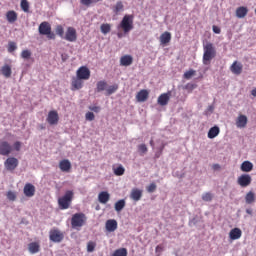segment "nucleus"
<instances>
[{"instance_id": "f257e3e1", "label": "nucleus", "mask_w": 256, "mask_h": 256, "mask_svg": "<svg viewBox=\"0 0 256 256\" xmlns=\"http://www.w3.org/2000/svg\"><path fill=\"white\" fill-rule=\"evenodd\" d=\"M203 65H211V61L217 57V49L215 48V45L211 42H206L203 44Z\"/></svg>"}, {"instance_id": "f03ea898", "label": "nucleus", "mask_w": 256, "mask_h": 256, "mask_svg": "<svg viewBox=\"0 0 256 256\" xmlns=\"http://www.w3.org/2000/svg\"><path fill=\"white\" fill-rule=\"evenodd\" d=\"M87 223V216L84 213H75L71 218L72 229H77L78 231Z\"/></svg>"}, {"instance_id": "7ed1b4c3", "label": "nucleus", "mask_w": 256, "mask_h": 256, "mask_svg": "<svg viewBox=\"0 0 256 256\" xmlns=\"http://www.w3.org/2000/svg\"><path fill=\"white\" fill-rule=\"evenodd\" d=\"M74 193L71 190H67L65 194L58 199V205L60 209L65 210L71 207L73 201Z\"/></svg>"}, {"instance_id": "20e7f679", "label": "nucleus", "mask_w": 256, "mask_h": 256, "mask_svg": "<svg viewBox=\"0 0 256 256\" xmlns=\"http://www.w3.org/2000/svg\"><path fill=\"white\" fill-rule=\"evenodd\" d=\"M38 31L40 35H46L47 39H55V33L51 31V24L47 21H44L39 25Z\"/></svg>"}, {"instance_id": "39448f33", "label": "nucleus", "mask_w": 256, "mask_h": 256, "mask_svg": "<svg viewBox=\"0 0 256 256\" xmlns=\"http://www.w3.org/2000/svg\"><path fill=\"white\" fill-rule=\"evenodd\" d=\"M120 28L124 33H129L133 29V17L131 15H125L120 23Z\"/></svg>"}, {"instance_id": "423d86ee", "label": "nucleus", "mask_w": 256, "mask_h": 256, "mask_svg": "<svg viewBox=\"0 0 256 256\" xmlns=\"http://www.w3.org/2000/svg\"><path fill=\"white\" fill-rule=\"evenodd\" d=\"M13 153V146L8 141L1 140L0 141V155H3L4 157H8V155H11Z\"/></svg>"}, {"instance_id": "0eeeda50", "label": "nucleus", "mask_w": 256, "mask_h": 256, "mask_svg": "<svg viewBox=\"0 0 256 256\" xmlns=\"http://www.w3.org/2000/svg\"><path fill=\"white\" fill-rule=\"evenodd\" d=\"M6 171H15L19 167V160L15 157H8L4 162Z\"/></svg>"}, {"instance_id": "6e6552de", "label": "nucleus", "mask_w": 256, "mask_h": 256, "mask_svg": "<svg viewBox=\"0 0 256 256\" xmlns=\"http://www.w3.org/2000/svg\"><path fill=\"white\" fill-rule=\"evenodd\" d=\"M64 237L63 232H61L59 229L50 230L49 238L50 241H53V243H61Z\"/></svg>"}, {"instance_id": "1a4fd4ad", "label": "nucleus", "mask_w": 256, "mask_h": 256, "mask_svg": "<svg viewBox=\"0 0 256 256\" xmlns=\"http://www.w3.org/2000/svg\"><path fill=\"white\" fill-rule=\"evenodd\" d=\"M63 39L70 43H75L77 41V30L74 27H68Z\"/></svg>"}, {"instance_id": "9d476101", "label": "nucleus", "mask_w": 256, "mask_h": 256, "mask_svg": "<svg viewBox=\"0 0 256 256\" xmlns=\"http://www.w3.org/2000/svg\"><path fill=\"white\" fill-rule=\"evenodd\" d=\"M76 77L83 81H87L91 77V70H89L87 66H82L77 70Z\"/></svg>"}, {"instance_id": "9b49d317", "label": "nucleus", "mask_w": 256, "mask_h": 256, "mask_svg": "<svg viewBox=\"0 0 256 256\" xmlns=\"http://www.w3.org/2000/svg\"><path fill=\"white\" fill-rule=\"evenodd\" d=\"M253 181V179L251 178V175L249 174H242L238 177L237 179V184L240 187H249V185H251V182Z\"/></svg>"}, {"instance_id": "f8f14e48", "label": "nucleus", "mask_w": 256, "mask_h": 256, "mask_svg": "<svg viewBox=\"0 0 256 256\" xmlns=\"http://www.w3.org/2000/svg\"><path fill=\"white\" fill-rule=\"evenodd\" d=\"M171 100V91H168L166 93H162L158 99L157 103L161 107H165L166 105H169V101Z\"/></svg>"}, {"instance_id": "ddd939ff", "label": "nucleus", "mask_w": 256, "mask_h": 256, "mask_svg": "<svg viewBox=\"0 0 256 256\" xmlns=\"http://www.w3.org/2000/svg\"><path fill=\"white\" fill-rule=\"evenodd\" d=\"M49 125H57L59 123V113L56 110H51L46 118Z\"/></svg>"}, {"instance_id": "4468645a", "label": "nucleus", "mask_w": 256, "mask_h": 256, "mask_svg": "<svg viewBox=\"0 0 256 256\" xmlns=\"http://www.w3.org/2000/svg\"><path fill=\"white\" fill-rule=\"evenodd\" d=\"M230 71L233 75H241L243 73V64L239 61H234L230 66Z\"/></svg>"}, {"instance_id": "2eb2a0df", "label": "nucleus", "mask_w": 256, "mask_h": 256, "mask_svg": "<svg viewBox=\"0 0 256 256\" xmlns=\"http://www.w3.org/2000/svg\"><path fill=\"white\" fill-rule=\"evenodd\" d=\"M148 99L149 91L146 89H142L136 94V101H138V103H145Z\"/></svg>"}, {"instance_id": "dca6fc26", "label": "nucleus", "mask_w": 256, "mask_h": 256, "mask_svg": "<svg viewBox=\"0 0 256 256\" xmlns=\"http://www.w3.org/2000/svg\"><path fill=\"white\" fill-rule=\"evenodd\" d=\"M59 169L62 173H70L71 171V161L68 159L61 160L59 162Z\"/></svg>"}, {"instance_id": "f3484780", "label": "nucleus", "mask_w": 256, "mask_h": 256, "mask_svg": "<svg viewBox=\"0 0 256 256\" xmlns=\"http://www.w3.org/2000/svg\"><path fill=\"white\" fill-rule=\"evenodd\" d=\"M23 192L25 197H33L35 195V186L31 183H26Z\"/></svg>"}, {"instance_id": "a211bd4d", "label": "nucleus", "mask_w": 256, "mask_h": 256, "mask_svg": "<svg viewBox=\"0 0 256 256\" xmlns=\"http://www.w3.org/2000/svg\"><path fill=\"white\" fill-rule=\"evenodd\" d=\"M105 227H106V231H108L109 233H113V231H117V227H118L117 220L115 219L107 220Z\"/></svg>"}, {"instance_id": "6ab92c4d", "label": "nucleus", "mask_w": 256, "mask_h": 256, "mask_svg": "<svg viewBox=\"0 0 256 256\" xmlns=\"http://www.w3.org/2000/svg\"><path fill=\"white\" fill-rule=\"evenodd\" d=\"M143 197V190H140L139 188L132 189L130 193V198L132 201H141V198Z\"/></svg>"}, {"instance_id": "aec40b11", "label": "nucleus", "mask_w": 256, "mask_h": 256, "mask_svg": "<svg viewBox=\"0 0 256 256\" xmlns=\"http://www.w3.org/2000/svg\"><path fill=\"white\" fill-rule=\"evenodd\" d=\"M72 91H79V89H83V79L79 77L72 78Z\"/></svg>"}, {"instance_id": "412c9836", "label": "nucleus", "mask_w": 256, "mask_h": 256, "mask_svg": "<svg viewBox=\"0 0 256 256\" xmlns=\"http://www.w3.org/2000/svg\"><path fill=\"white\" fill-rule=\"evenodd\" d=\"M247 13H249V9L245 6H240L236 9V17L238 19H245Z\"/></svg>"}, {"instance_id": "4be33fe9", "label": "nucleus", "mask_w": 256, "mask_h": 256, "mask_svg": "<svg viewBox=\"0 0 256 256\" xmlns=\"http://www.w3.org/2000/svg\"><path fill=\"white\" fill-rule=\"evenodd\" d=\"M120 65L122 67H129V65H133V56L124 55L120 58Z\"/></svg>"}, {"instance_id": "5701e85b", "label": "nucleus", "mask_w": 256, "mask_h": 256, "mask_svg": "<svg viewBox=\"0 0 256 256\" xmlns=\"http://www.w3.org/2000/svg\"><path fill=\"white\" fill-rule=\"evenodd\" d=\"M241 235H243V232L239 228H234L229 233V238L232 241H237V239H241Z\"/></svg>"}, {"instance_id": "b1692460", "label": "nucleus", "mask_w": 256, "mask_h": 256, "mask_svg": "<svg viewBox=\"0 0 256 256\" xmlns=\"http://www.w3.org/2000/svg\"><path fill=\"white\" fill-rule=\"evenodd\" d=\"M236 126L239 129H243V128L247 127V116H245L243 114L239 115L236 120Z\"/></svg>"}, {"instance_id": "393cba45", "label": "nucleus", "mask_w": 256, "mask_h": 256, "mask_svg": "<svg viewBox=\"0 0 256 256\" xmlns=\"http://www.w3.org/2000/svg\"><path fill=\"white\" fill-rule=\"evenodd\" d=\"M109 199H111V195H109V192L103 191V192H100L98 195V201H99V203H102L103 205L108 203Z\"/></svg>"}, {"instance_id": "a878e982", "label": "nucleus", "mask_w": 256, "mask_h": 256, "mask_svg": "<svg viewBox=\"0 0 256 256\" xmlns=\"http://www.w3.org/2000/svg\"><path fill=\"white\" fill-rule=\"evenodd\" d=\"M160 43L161 45H167L171 43V32H164L160 35Z\"/></svg>"}, {"instance_id": "bb28decb", "label": "nucleus", "mask_w": 256, "mask_h": 256, "mask_svg": "<svg viewBox=\"0 0 256 256\" xmlns=\"http://www.w3.org/2000/svg\"><path fill=\"white\" fill-rule=\"evenodd\" d=\"M241 171L243 173H250V171H253V163L250 161H244L240 166Z\"/></svg>"}, {"instance_id": "cd10ccee", "label": "nucleus", "mask_w": 256, "mask_h": 256, "mask_svg": "<svg viewBox=\"0 0 256 256\" xmlns=\"http://www.w3.org/2000/svg\"><path fill=\"white\" fill-rule=\"evenodd\" d=\"M41 249V246L39 245V243L37 242H31L29 245H28V251L32 254V255H35V253H39Z\"/></svg>"}, {"instance_id": "c85d7f7f", "label": "nucleus", "mask_w": 256, "mask_h": 256, "mask_svg": "<svg viewBox=\"0 0 256 256\" xmlns=\"http://www.w3.org/2000/svg\"><path fill=\"white\" fill-rule=\"evenodd\" d=\"M13 71L11 70V66H9V64H5L4 66H2L1 68V74L6 78L9 79V77H11Z\"/></svg>"}, {"instance_id": "c756f323", "label": "nucleus", "mask_w": 256, "mask_h": 256, "mask_svg": "<svg viewBox=\"0 0 256 256\" xmlns=\"http://www.w3.org/2000/svg\"><path fill=\"white\" fill-rule=\"evenodd\" d=\"M219 133H221V130L219 129V127L213 126L208 131V139H215V137H217V135H219Z\"/></svg>"}, {"instance_id": "7c9ffc66", "label": "nucleus", "mask_w": 256, "mask_h": 256, "mask_svg": "<svg viewBox=\"0 0 256 256\" xmlns=\"http://www.w3.org/2000/svg\"><path fill=\"white\" fill-rule=\"evenodd\" d=\"M6 19L8 23H15L17 21V12L10 10L6 13Z\"/></svg>"}, {"instance_id": "2f4dec72", "label": "nucleus", "mask_w": 256, "mask_h": 256, "mask_svg": "<svg viewBox=\"0 0 256 256\" xmlns=\"http://www.w3.org/2000/svg\"><path fill=\"white\" fill-rule=\"evenodd\" d=\"M107 91V82L105 80L98 81L96 84V93Z\"/></svg>"}, {"instance_id": "473e14b6", "label": "nucleus", "mask_w": 256, "mask_h": 256, "mask_svg": "<svg viewBox=\"0 0 256 256\" xmlns=\"http://www.w3.org/2000/svg\"><path fill=\"white\" fill-rule=\"evenodd\" d=\"M245 201L247 205H251L252 203H255V193L253 192H248L245 196Z\"/></svg>"}, {"instance_id": "72a5a7b5", "label": "nucleus", "mask_w": 256, "mask_h": 256, "mask_svg": "<svg viewBox=\"0 0 256 256\" xmlns=\"http://www.w3.org/2000/svg\"><path fill=\"white\" fill-rule=\"evenodd\" d=\"M123 9H124L123 2L118 1L116 5L113 7V12L115 13V15H119V13L123 11Z\"/></svg>"}, {"instance_id": "f704fd0d", "label": "nucleus", "mask_w": 256, "mask_h": 256, "mask_svg": "<svg viewBox=\"0 0 256 256\" xmlns=\"http://www.w3.org/2000/svg\"><path fill=\"white\" fill-rule=\"evenodd\" d=\"M115 211L119 213V211H123L125 209V200L121 199L115 203Z\"/></svg>"}, {"instance_id": "c9c22d12", "label": "nucleus", "mask_w": 256, "mask_h": 256, "mask_svg": "<svg viewBox=\"0 0 256 256\" xmlns=\"http://www.w3.org/2000/svg\"><path fill=\"white\" fill-rule=\"evenodd\" d=\"M114 171V175H116L117 177H121L122 175H125V168L120 165L116 168H113Z\"/></svg>"}, {"instance_id": "e433bc0d", "label": "nucleus", "mask_w": 256, "mask_h": 256, "mask_svg": "<svg viewBox=\"0 0 256 256\" xmlns=\"http://www.w3.org/2000/svg\"><path fill=\"white\" fill-rule=\"evenodd\" d=\"M100 31L103 33V35H107V33H111V24H102L100 26Z\"/></svg>"}, {"instance_id": "4c0bfd02", "label": "nucleus", "mask_w": 256, "mask_h": 256, "mask_svg": "<svg viewBox=\"0 0 256 256\" xmlns=\"http://www.w3.org/2000/svg\"><path fill=\"white\" fill-rule=\"evenodd\" d=\"M112 256H127L126 248H120L114 251Z\"/></svg>"}, {"instance_id": "58836bf2", "label": "nucleus", "mask_w": 256, "mask_h": 256, "mask_svg": "<svg viewBox=\"0 0 256 256\" xmlns=\"http://www.w3.org/2000/svg\"><path fill=\"white\" fill-rule=\"evenodd\" d=\"M20 7L24 13H29V2L27 0H22Z\"/></svg>"}, {"instance_id": "ea45409f", "label": "nucleus", "mask_w": 256, "mask_h": 256, "mask_svg": "<svg viewBox=\"0 0 256 256\" xmlns=\"http://www.w3.org/2000/svg\"><path fill=\"white\" fill-rule=\"evenodd\" d=\"M56 35H59L62 39L65 37V29L61 25L56 26Z\"/></svg>"}, {"instance_id": "a19ab883", "label": "nucleus", "mask_w": 256, "mask_h": 256, "mask_svg": "<svg viewBox=\"0 0 256 256\" xmlns=\"http://www.w3.org/2000/svg\"><path fill=\"white\" fill-rule=\"evenodd\" d=\"M117 89H119V86L117 84L109 86L106 89V95H113V93H115V91H117Z\"/></svg>"}, {"instance_id": "79ce46f5", "label": "nucleus", "mask_w": 256, "mask_h": 256, "mask_svg": "<svg viewBox=\"0 0 256 256\" xmlns=\"http://www.w3.org/2000/svg\"><path fill=\"white\" fill-rule=\"evenodd\" d=\"M95 247H97V243H95L93 241H89L87 244L88 253H93L95 251Z\"/></svg>"}, {"instance_id": "37998d69", "label": "nucleus", "mask_w": 256, "mask_h": 256, "mask_svg": "<svg viewBox=\"0 0 256 256\" xmlns=\"http://www.w3.org/2000/svg\"><path fill=\"white\" fill-rule=\"evenodd\" d=\"M197 72L193 69H190L188 71H186L183 75L184 79H191V77L195 76Z\"/></svg>"}, {"instance_id": "c03bdc74", "label": "nucleus", "mask_w": 256, "mask_h": 256, "mask_svg": "<svg viewBox=\"0 0 256 256\" xmlns=\"http://www.w3.org/2000/svg\"><path fill=\"white\" fill-rule=\"evenodd\" d=\"M138 151H139L140 155H145V153H147V151H148L147 145L140 144L138 146Z\"/></svg>"}, {"instance_id": "a18cd8bd", "label": "nucleus", "mask_w": 256, "mask_h": 256, "mask_svg": "<svg viewBox=\"0 0 256 256\" xmlns=\"http://www.w3.org/2000/svg\"><path fill=\"white\" fill-rule=\"evenodd\" d=\"M6 197L9 201H15V199H17V194L13 191H8Z\"/></svg>"}, {"instance_id": "49530a36", "label": "nucleus", "mask_w": 256, "mask_h": 256, "mask_svg": "<svg viewBox=\"0 0 256 256\" xmlns=\"http://www.w3.org/2000/svg\"><path fill=\"white\" fill-rule=\"evenodd\" d=\"M202 199L206 202L213 201V194L206 192L202 195Z\"/></svg>"}, {"instance_id": "de8ad7c7", "label": "nucleus", "mask_w": 256, "mask_h": 256, "mask_svg": "<svg viewBox=\"0 0 256 256\" xmlns=\"http://www.w3.org/2000/svg\"><path fill=\"white\" fill-rule=\"evenodd\" d=\"M22 59H31V50H23L21 52Z\"/></svg>"}, {"instance_id": "09e8293b", "label": "nucleus", "mask_w": 256, "mask_h": 256, "mask_svg": "<svg viewBox=\"0 0 256 256\" xmlns=\"http://www.w3.org/2000/svg\"><path fill=\"white\" fill-rule=\"evenodd\" d=\"M17 50V44L15 42L8 43V52L13 53V51Z\"/></svg>"}, {"instance_id": "8fccbe9b", "label": "nucleus", "mask_w": 256, "mask_h": 256, "mask_svg": "<svg viewBox=\"0 0 256 256\" xmlns=\"http://www.w3.org/2000/svg\"><path fill=\"white\" fill-rule=\"evenodd\" d=\"M86 121H95V114L93 112H87L85 114Z\"/></svg>"}, {"instance_id": "3c124183", "label": "nucleus", "mask_w": 256, "mask_h": 256, "mask_svg": "<svg viewBox=\"0 0 256 256\" xmlns=\"http://www.w3.org/2000/svg\"><path fill=\"white\" fill-rule=\"evenodd\" d=\"M157 190V184L151 183L149 186H147L148 193H155Z\"/></svg>"}, {"instance_id": "603ef678", "label": "nucleus", "mask_w": 256, "mask_h": 256, "mask_svg": "<svg viewBox=\"0 0 256 256\" xmlns=\"http://www.w3.org/2000/svg\"><path fill=\"white\" fill-rule=\"evenodd\" d=\"M80 3L85 7H90L91 5H93V0H80Z\"/></svg>"}, {"instance_id": "864d4df0", "label": "nucleus", "mask_w": 256, "mask_h": 256, "mask_svg": "<svg viewBox=\"0 0 256 256\" xmlns=\"http://www.w3.org/2000/svg\"><path fill=\"white\" fill-rule=\"evenodd\" d=\"M21 142L20 141H16L14 144H13V148L14 151H21Z\"/></svg>"}, {"instance_id": "5fc2aeb1", "label": "nucleus", "mask_w": 256, "mask_h": 256, "mask_svg": "<svg viewBox=\"0 0 256 256\" xmlns=\"http://www.w3.org/2000/svg\"><path fill=\"white\" fill-rule=\"evenodd\" d=\"M88 109L90 111H93L94 113H99L101 111V108L99 106H89Z\"/></svg>"}, {"instance_id": "6e6d98bb", "label": "nucleus", "mask_w": 256, "mask_h": 256, "mask_svg": "<svg viewBox=\"0 0 256 256\" xmlns=\"http://www.w3.org/2000/svg\"><path fill=\"white\" fill-rule=\"evenodd\" d=\"M213 33H216V35H219L221 33V28H219L218 26L214 25L212 27Z\"/></svg>"}, {"instance_id": "4d7b16f0", "label": "nucleus", "mask_w": 256, "mask_h": 256, "mask_svg": "<svg viewBox=\"0 0 256 256\" xmlns=\"http://www.w3.org/2000/svg\"><path fill=\"white\" fill-rule=\"evenodd\" d=\"M155 251H156V253H161L163 251V246L162 245L156 246Z\"/></svg>"}, {"instance_id": "13d9d810", "label": "nucleus", "mask_w": 256, "mask_h": 256, "mask_svg": "<svg viewBox=\"0 0 256 256\" xmlns=\"http://www.w3.org/2000/svg\"><path fill=\"white\" fill-rule=\"evenodd\" d=\"M212 168L214 169V171H219V169H221V165H219V164H214V165L212 166Z\"/></svg>"}, {"instance_id": "bf43d9fd", "label": "nucleus", "mask_w": 256, "mask_h": 256, "mask_svg": "<svg viewBox=\"0 0 256 256\" xmlns=\"http://www.w3.org/2000/svg\"><path fill=\"white\" fill-rule=\"evenodd\" d=\"M185 89H195V85H193V84H187V85L185 86Z\"/></svg>"}, {"instance_id": "052dcab7", "label": "nucleus", "mask_w": 256, "mask_h": 256, "mask_svg": "<svg viewBox=\"0 0 256 256\" xmlns=\"http://www.w3.org/2000/svg\"><path fill=\"white\" fill-rule=\"evenodd\" d=\"M163 149H165V145H162L161 149H160V153L156 154V157L159 158L161 156V153H163Z\"/></svg>"}, {"instance_id": "680f3d73", "label": "nucleus", "mask_w": 256, "mask_h": 256, "mask_svg": "<svg viewBox=\"0 0 256 256\" xmlns=\"http://www.w3.org/2000/svg\"><path fill=\"white\" fill-rule=\"evenodd\" d=\"M246 213L248 214V215H253V210L252 209H246Z\"/></svg>"}, {"instance_id": "e2e57ef3", "label": "nucleus", "mask_w": 256, "mask_h": 256, "mask_svg": "<svg viewBox=\"0 0 256 256\" xmlns=\"http://www.w3.org/2000/svg\"><path fill=\"white\" fill-rule=\"evenodd\" d=\"M251 95H252L253 97H256V88H254V89L251 91Z\"/></svg>"}, {"instance_id": "0e129e2a", "label": "nucleus", "mask_w": 256, "mask_h": 256, "mask_svg": "<svg viewBox=\"0 0 256 256\" xmlns=\"http://www.w3.org/2000/svg\"><path fill=\"white\" fill-rule=\"evenodd\" d=\"M150 145L151 147H155V143L153 142V140H150Z\"/></svg>"}, {"instance_id": "69168bd1", "label": "nucleus", "mask_w": 256, "mask_h": 256, "mask_svg": "<svg viewBox=\"0 0 256 256\" xmlns=\"http://www.w3.org/2000/svg\"><path fill=\"white\" fill-rule=\"evenodd\" d=\"M101 0H92V3L95 4V3H99Z\"/></svg>"}, {"instance_id": "338daca9", "label": "nucleus", "mask_w": 256, "mask_h": 256, "mask_svg": "<svg viewBox=\"0 0 256 256\" xmlns=\"http://www.w3.org/2000/svg\"><path fill=\"white\" fill-rule=\"evenodd\" d=\"M118 38L121 39V37H123V34L122 33H118Z\"/></svg>"}]
</instances>
